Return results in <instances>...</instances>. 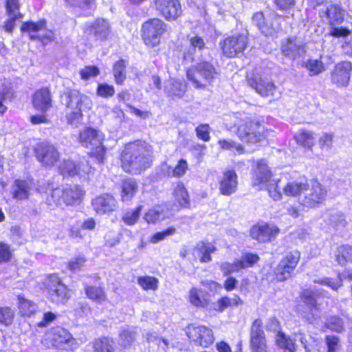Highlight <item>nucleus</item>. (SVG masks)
Listing matches in <instances>:
<instances>
[{"label": "nucleus", "mask_w": 352, "mask_h": 352, "mask_svg": "<svg viewBox=\"0 0 352 352\" xmlns=\"http://www.w3.org/2000/svg\"><path fill=\"white\" fill-rule=\"evenodd\" d=\"M151 146L145 142L136 141L126 144L121 155V165L125 172L140 173L149 167Z\"/></svg>", "instance_id": "nucleus-1"}, {"label": "nucleus", "mask_w": 352, "mask_h": 352, "mask_svg": "<svg viewBox=\"0 0 352 352\" xmlns=\"http://www.w3.org/2000/svg\"><path fill=\"white\" fill-rule=\"evenodd\" d=\"M39 190L44 192L42 188H39ZM45 192L49 193L46 199L47 204L53 207L60 206L62 203L67 206L78 204L85 195V190L78 185H67L62 188H54V185L50 183L47 184Z\"/></svg>", "instance_id": "nucleus-2"}, {"label": "nucleus", "mask_w": 352, "mask_h": 352, "mask_svg": "<svg viewBox=\"0 0 352 352\" xmlns=\"http://www.w3.org/2000/svg\"><path fill=\"white\" fill-rule=\"evenodd\" d=\"M64 104L66 107V118L71 124H78L82 118V113L92 108L91 99L78 90L72 89L65 93Z\"/></svg>", "instance_id": "nucleus-3"}, {"label": "nucleus", "mask_w": 352, "mask_h": 352, "mask_svg": "<svg viewBox=\"0 0 352 352\" xmlns=\"http://www.w3.org/2000/svg\"><path fill=\"white\" fill-rule=\"evenodd\" d=\"M279 180L272 178V173L263 160L256 162L253 169L252 182L257 190H266L269 196L274 201L280 200L282 194L278 188Z\"/></svg>", "instance_id": "nucleus-4"}, {"label": "nucleus", "mask_w": 352, "mask_h": 352, "mask_svg": "<svg viewBox=\"0 0 352 352\" xmlns=\"http://www.w3.org/2000/svg\"><path fill=\"white\" fill-rule=\"evenodd\" d=\"M186 76L195 88H205L211 85L216 78L217 72L210 63L201 61L191 66L187 70Z\"/></svg>", "instance_id": "nucleus-5"}, {"label": "nucleus", "mask_w": 352, "mask_h": 352, "mask_svg": "<svg viewBox=\"0 0 352 352\" xmlns=\"http://www.w3.org/2000/svg\"><path fill=\"white\" fill-rule=\"evenodd\" d=\"M237 135L248 144H256L265 138L264 126L258 121L245 116L237 124Z\"/></svg>", "instance_id": "nucleus-6"}, {"label": "nucleus", "mask_w": 352, "mask_h": 352, "mask_svg": "<svg viewBox=\"0 0 352 352\" xmlns=\"http://www.w3.org/2000/svg\"><path fill=\"white\" fill-rule=\"evenodd\" d=\"M79 140L82 146L91 150V156L100 162L103 160L106 149L103 146L104 135L101 131L87 128L80 133Z\"/></svg>", "instance_id": "nucleus-7"}, {"label": "nucleus", "mask_w": 352, "mask_h": 352, "mask_svg": "<svg viewBox=\"0 0 352 352\" xmlns=\"http://www.w3.org/2000/svg\"><path fill=\"white\" fill-rule=\"evenodd\" d=\"M45 292L47 299L56 305H64L70 298L69 289L55 274H51L45 280Z\"/></svg>", "instance_id": "nucleus-8"}, {"label": "nucleus", "mask_w": 352, "mask_h": 352, "mask_svg": "<svg viewBox=\"0 0 352 352\" xmlns=\"http://www.w3.org/2000/svg\"><path fill=\"white\" fill-rule=\"evenodd\" d=\"M142 38L146 45L150 47L157 46L166 30V24L159 19H153L142 25Z\"/></svg>", "instance_id": "nucleus-9"}, {"label": "nucleus", "mask_w": 352, "mask_h": 352, "mask_svg": "<svg viewBox=\"0 0 352 352\" xmlns=\"http://www.w3.org/2000/svg\"><path fill=\"white\" fill-rule=\"evenodd\" d=\"M186 332L192 342L204 347L209 346L214 340L212 330L206 326L190 324Z\"/></svg>", "instance_id": "nucleus-10"}, {"label": "nucleus", "mask_w": 352, "mask_h": 352, "mask_svg": "<svg viewBox=\"0 0 352 352\" xmlns=\"http://www.w3.org/2000/svg\"><path fill=\"white\" fill-rule=\"evenodd\" d=\"M225 56L232 58L242 53L248 45L246 34H236L225 38L221 44Z\"/></svg>", "instance_id": "nucleus-11"}, {"label": "nucleus", "mask_w": 352, "mask_h": 352, "mask_svg": "<svg viewBox=\"0 0 352 352\" xmlns=\"http://www.w3.org/2000/svg\"><path fill=\"white\" fill-rule=\"evenodd\" d=\"M154 8L167 21H175L182 14L179 0H154Z\"/></svg>", "instance_id": "nucleus-12"}, {"label": "nucleus", "mask_w": 352, "mask_h": 352, "mask_svg": "<svg viewBox=\"0 0 352 352\" xmlns=\"http://www.w3.org/2000/svg\"><path fill=\"white\" fill-rule=\"evenodd\" d=\"M299 258V252L297 251L287 253L275 270L276 279L279 281H284L289 278L296 266Z\"/></svg>", "instance_id": "nucleus-13"}, {"label": "nucleus", "mask_w": 352, "mask_h": 352, "mask_svg": "<svg viewBox=\"0 0 352 352\" xmlns=\"http://www.w3.org/2000/svg\"><path fill=\"white\" fill-rule=\"evenodd\" d=\"M280 19L272 14L265 17L262 12H256L252 17V21L261 32L268 36H272L280 30Z\"/></svg>", "instance_id": "nucleus-14"}, {"label": "nucleus", "mask_w": 352, "mask_h": 352, "mask_svg": "<svg viewBox=\"0 0 352 352\" xmlns=\"http://www.w3.org/2000/svg\"><path fill=\"white\" fill-rule=\"evenodd\" d=\"M58 169L60 173L64 177L78 175L80 177H84L91 171V167L85 160L78 164L69 160H64Z\"/></svg>", "instance_id": "nucleus-15"}, {"label": "nucleus", "mask_w": 352, "mask_h": 352, "mask_svg": "<svg viewBox=\"0 0 352 352\" xmlns=\"http://www.w3.org/2000/svg\"><path fill=\"white\" fill-rule=\"evenodd\" d=\"M37 160L44 166H52L59 159V153L54 145L42 142L36 148Z\"/></svg>", "instance_id": "nucleus-16"}, {"label": "nucleus", "mask_w": 352, "mask_h": 352, "mask_svg": "<svg viewBox=\"0 0 352 352\" xmlns=\"http://www.w3.org/2000/svg\"><path fill=\"white\" fill-rule=\"evenodd\" d=\"M279 232L278 227L267 223H258L250 230L252 237L260 242L270 241L274 239Z\"/></svg>", "instance_id": "nucleus-17"}, {"label": "nucleus", "mask_w": 352, "mask_h": 352, "mask_svg": "<svg viewBox=\"0 0 352 352\" xmlns=\"http://www.w3.org/2000/svg\"><path fill=\"white\" fill-rule=\"evenodd\" d=\"M351 70L352 65L350 62L344 61L338 63L331 72V82L338 87H347Z\"/></svg>", "instance_id": "nucleus-18"}, {"label": "nucleus", "mask_w": 352, "mask_h": 352, "mask_svg": "<svg viewBox=\"0 0 352 352\" xmlns=\"http://www.w3.org/2000/svg\"><path fill=\"white\" fill-rule=\"evenodd\" d=\"M219 190L223 195L229 196L236 191L238 177L234 170H225L219 181Z\"/></svg>", "instance_id": "nucleus-19"}, {"label": "nucleus", "mask_w": 352, "mask_h": 352, "mask_svg": "<svg viewBox=\"0 0 352 352\" xmlns=\"http://www.w3.org/2000/svg\"><path fill=\"white\" fill-rule=\"evenodd\" d=\"M248 85L262 96H273L276 89L274 84L260 75H254L248 78Z\"/></svg>", "instance_id": "nucleus-20"}, {"label": "nucleus", "mask_w": 352, "mask_h": 352, "mask_svg": "<svg viewBox=\"0 0 352 352\" xmlns=\"http://www.w3.org/2000/svg\"><path fill=\"white\" fill-rule=\"evenodd\" d=\"M281 52L284 56L295 59L305 54V45L299 38H288L282 43Z\"/></svg>", "instance_id": "nucleus-21"}, {"label": "nucleus", "mask_w": 352, "mask_h": 352, "mask_svg": "<svg viewBox=\"0 0 352 352\" xmlns=\"http://www.w3.org/2000/svg\"><path fill=\"white\" fill-rule=\"evenodd\" d=\"M92 206L97 214H103L115 210L117 202L112 195L104 194L94 199Z\"/></svg>", "instance_id": "nucleus-22"}, {"label": "nucleus", "mask_w": 352, "mask_h": 352, "mask_svg": "<svg viewBox=\"0 0 352 352\" xmlns=\"http://www.w3.org/2000/svg\"><path fill=\"white\" fill-rule=\"evenodd\" d=\"M47 338L51 340L53 346L57 348H63L64 344H69L74 341L69 332L60 327L53 328L48 333Z\"/></svg>", "instance_id": "nucleus-23"}, {"label": "nucleus", "mask_w": 352, "mask_h": 352, "mask_svg": "<svg viewBox=\"0 0 352 352\" xmlns=\"http://www.w3.org/2000/svg\"><path fill=\"white\" fill-rule=\"evenodd\" d=\"M32 104L38 111H47L52 107V97L49 89L43 88L37 90L33 96Z\"/></svg>", "instance_id": "nucleus-24"}, {"label": "nucleus", "mask_w": 352, "mask_h": 352, "mask_svg": "<svg viewBox=\"0 0 352 352\" xmlns=\"http://www.w3.org/2000/svg\"><path fill=\"white\" fill-rule=\"evenodd\" d=\"M32 189V184L26 180L16 179L11 187V194L16 200L28 199Z\"/></svg>", "instance_id": "nucleus-25"}, {"label": "nucleus", "mask_w": 352, "mask_h": 352, "mask_svg": "<svg viewBox=\"0 0 352 352\" xmlns=\"http://www.w3.org/2000/svg\"><path fill=\"white\" fill-rule=\"evenodd\" d=\"M187 300L196 307H206L210 303L209 294L197 287H192L189 290Z\"/></svg>", "instance_id": "nucleus-26"}, {"label": "nucleus", "mask_w": 352, "mask_h": 352, "mask_svg": "<svg viewBox=\"0 0 352 352\" xmlns=\"http://www.w3.org/2000/svg\"><path fill=\"white\" fill-rule=\"evenodd\" d=\"M216 247L211 243L201 241L194 249V256L201 263H208L212 260L210 254L216 251Z\"/></svg>", "instance_id": "nucleus-27"}, {"label": "nucleus", "mask_w": 352, "mask_h": 352, "mask_svg": "<svg viewBox=\"0 0 352 352\" xmlns=\"http://www.w3.org/2000/svg\"><path fill=\"white\" fill-rule=\"evenodd\" d=\"M327 195V190L322 184L316 179L311 181V188H309V207H314L316 205L322 203Z\"/></svg>", "instance_id": "nucleus-28"}, {"label": "nucleus", "mask_w": 352, "mask_h": 352, "mask_svg": "<svg viewBox=\"0 0 352 352\" xmlns=\"http://www.w3.org/2000/svg\"><path fill=\"white\" fill-rule=\"evenodd\" d=\"M169 212L166 205L156 206L150 208L144 215L148 223H155L168 217Z\"/></svg>", "instance_id": "nucleus-29"}, {"label": "nucleus", "mask_w": 352, "mask_h": 352, "mask_svg": "<svg viewBox=\"0 0 352 352\" xmlns=\"http://www.w3.org/2000/svg\"><path fill=\"white\" fill-rule=\"evenodd\" d=\"M90 34H92L97 39H106L110 33V25L104 19H98L89 28Z\"/></svg>", "instance_id": "nucleus-30"}, {"label": "nucleus", "mask_w": 352, "mask_h": 352, "mask_svg": "<svg viewBox=\"0 0 352 352\" xmlns=\"http://www.w3.org/2000/svg\"><path fill=\"white\" fill-rule=\"evenodd\" d=\"M321 17L326 16L329 19V22L331 25L340 24L344 21V10L340 6H331L327 8L324 11L320 12Z\"/></svg>", "instance_id": "nucleus-31"}, {"label": "nucleus", "mask_w": 352, "mask_h": 352, "mask_svg": "<svg viewBox=\"0 0 352 352\" xmlns=\"http://www.w3.org/2000/svg\"><path fill=\"white\" fill-rule=\"evenodd\" d=\"M186 89V85L181 80L172 79L165 85V91L169 96L182 98Z\"/></svg>", "instance_id": "nucleus-32"}, {"label": "nucleus", "mask_w": 352, "mask_h": 352, "mask_svg": "<svg viewBox=\"0 0 352 352\" xmlns=\"http://www.w3.org/2000/svg\"><path fill=\"white\" fill-rule=\"evenodd\" d=\"M306 190V184L299 181H289L283 188V192L287 197H297Z\"/></svg>", "instance_id": "nucleus-33"}, {"label": "nucleus", "mask_w": 352, "mask_h": 352, "mask_svg": "<svg viewBox=\"0 0 352 352\" xmlns=\"http://www.w3.org/2000/svg\"><path fill=\"white\" fill-rule=\"evenodd\" d=\"M175 201L182 208H188L190 206V199L188 191L184 185L178 182L173 188V192Z\"/></svg>", "instance_id": "nucleus-34"}, {"label": "nucleus", "mask_w": 352, "mask_h": 352, "mask_svg": "<svg viewBox=\"0 0 352 352\" xmlns=\"http://www.w3.org/2000/svg\"><path fill=\"white\" fill-rule=\"evenodd\" d=\"M242 304L243 300L239 296L234 295L232 298L223 296L220 298L214 305V309L218 312H223L227 308L237 307Z\"/></svg>", "instance_id": "nucleus-35"}, {"label": "nucleus", "mask_w": 352, "mask_h": 352, "mask_svg": "<svg viewBox=\"0 0 352 352\" xmlns=\"http://www.w3.org/2000/svg\"><path fill=\"white\" fill-rule=\"evenodd\" d=\"M85 291L87 297L97 303L102 304L107 301V296L102 287L86 285Z\"/></svg>", "instance_id": "nucleus-36"}, {"label": "nucleus", "mask_w": 352, "mask_h": 352, "mask_svg": "<svg viewBox=\"0 0 352 352\" xmlns=\"http://www.w3.org/2000/svg\"><path fill=\"white\" fill-rule=\"evenodd\" d=\"M138 188V184L134 179H124L122 184L121 197L122 201L131 200L136 194Z\"/></svg>", "instance_id": "nucleus-37"}, {"label": "nucleus", "mask_w": 352, "mask_h": 352, "mask_svg": "<svg viewBox=\"0 0 352 352\" xmlns=\"http://www.w3.org/2000/svg\"><path fill=\"white\" fill-rule=\"evenodd\" d=\"M17 299L18 307L20 313L23 316H30L36 311L38 307L36 304L32 300L26 299L20 295L18 296Z\"/></svg>", "instance_id": "nucleus-38"}, {"label": "nucleus", "mask_w": 352, "mask_h": 352, "mask_svg": "<svg viewBox=\"0 0 352 352\" xmlns=\"http://www.w3.org/2000/svg\"><path fill=\"white\" fill-rule=\"evenodd\" d=\"M138 284L142 289L156 291L159 287V280L151 276H141L138 277Z\"/></svg>", "instance_id": "nucleus-39"}, {"label": "nucleus", "mask_w": 352, "mask_h": 352, "mask_svg": "<svg viewBox=\"0 0 352 352\" xmlns=\"http://www.w3.org/2000/svg\"><path fill=\"white\" fill-rule=\"evenodd\" d=\"M126 63L123 59L119 60L113 65V73L118 85H122L126 79Z\"/></svg>", "instance_id": "nucleus-40"}, {"label": "nucleus", "mask_w": 352, "mask_h": 352, "mask_svg": "<svg viewBox=\"0 0 352 352\" xmlns=\"http://www.w3.org/2000/svg\"><path fill=\"white\" fill-rule=\"evenodd\" d=\"M336 260L340 265H345L346 263L352 261V247L342 245L338 248Z\"/></svg>", "instance_id": "nucleus-41"}, {"label": "nucleus", "mask_w": 352, "mask_h": 352, "mask_svg": "<svg viewBox=\"0 0 352 352\" xmlns=\"http://www.w3.org/2000/svg\"><path fill=\"white\" fill-rule=\"evenodd\" d=\"M136 332L133 329H123L120 335L118 344L123 348H128L131 346L135 340Z\"/></svg>", "instance_id": "nucleus-42"}, {"label": "nucleus", "mask_w": 352, "mask_h": 352, "mask_svg": "<svg viewBox=\"0 0 352 352\" xmlns=\"http://www.w3.org/2000/svg\"><path fill=\"white\" fill-rule=\"evenodd\" d=\"M45 27V21L44 20L39 21L36 23H34L32 21L24 23L21 30L22 32H27L30 33V36L31 39H34L37 38V36L33 33H36Z\"/></svg>", "instance_id": "nucleus-43"}, {"label": "nucleus", "mask_w": 352, "mask_h": 352, "mask_svg": "<svg viewBox=\"0 0 352 352\" xmlns=\"http://www.w3.org/2000/svg\"><path fill=\"white\" fill-rule=\"evenodd\" d=\"M95 352H114L113 342L108 338L96 340L94 343Z\"/></svg>", "instance_id": "nucleus-44"}, {"label": "nucleus", "mask_w": 352, "mask_h": 352, "mask_svg": "<svg viewBox=\"0 0 352 352\" xmlns=\"http://www.w3.org/2000/svg\"><path fill=\"white\" fill-rule=\"evenodd\" d=\"M142 208V206H139L134 209L126 212L122 217V219L124 223L128 226L135 225L140 218Z\"/></svg>", "instance_id": "nucleus-45"}, {"label": "nucleus", "mask_w": 352, "mask_h": 352, "mask_svg": "<svg viewBox=\"0 0 352 352\" xmlns=\"http://www.w3.org/2000/svg\"><path fill=\"white\" fill-rule=\"evenodd\" d=\"M258 261L259 256L253 253H245L238 259L241 270L253 267Z\"/></svg>", "instance_id": "nucleus-46"}, {"label": "nucleus", "mask_w": 352, "mask_h": 352, "mask_svg": "<svg viewBox=\"0 0 352 352\" xmlns=\"http://www.w3.org/2000/svg\"><path fill=\"white\" fill-rule=\"evenodd\" d=\"M329 221L336 230L343 229L347 224L345 216L342 212H334L330 214Z\"/></svg>", "instance_id": "nucleus-47"}, {"label": "nucleus", "mask_w": 352, "mask_h": 352, "mask_svg": "<svg viewBox=\"0 0 352 352\" xmlns=\"http://www.w3.org/2000/svg\"><path fill=\"white\" fill-rule=\"evenodd\" d=\"M218 144L223 150L232 151L235 150L236 154L243 153V147L241 144L235 142L231 140H219Z\"/></svg>", "instance_id": "nucleus-48"}, {"label": "nucleus", "mask_w": 352, "mask_h": 352, "mask_svg": "<svg viewBox=\"0 0 352 352\" xmlns=\"http://www.w3.org/2000/svg\"><path fill=\"white\" fill-rule=\"evenodd\" d=\"M325 327L331 331L336 333H342L344 331L342 320L336 316L330 317L325 322Z\"/></svg>", "instance_id": "nucleus-49"}, {"label": "nucleus", "mask_w": 352, "mask_h": 352, "mask_svg": "<svg viewBox=\"0 0 352 352\" xmlns=\"http://www.w3.org/2000/svg\"><path fill=\"white\" fill-rule=\"evenodd\" d=\"M278 345L284 350V352H294V343L293 341L285 336V334H279L276 338Z\"/></svg>", "instance_id": "nucleus-50"}, {"label": "nucleus", "mask_w": 352, "mask_h": 352, "mask_svg": "<svg viewBox=\"0 0 352 352\" xmlns=\"http://www.w3.org/2000/svg\"><path fill=\"white\" fill-rule=\"evenodd\" d=\"M14 317V311L10 307H0V323L9 326L12 324Z\"/></svg>", "instance_id": "nucleus-51"}, {"label": "nucleus", "mask_w": 352, "mask_h": 352, "mask_svg": "<svg viewBox=\"0 0 352 352\" xmlns=\"http://www.w3.org/2000/svg\"><path fill=\"white\" fill-rule=\"evenodd\" d=\"M250 344L253 352H267L265 336L250 338Z\"/></svg>", "instance_id": "nucleus-52"}, {"label": "nucleus", "mask_w": 352, "mask_h": 352, "mask_svg": "<svg viewBox=\"0 0 352 352\" xmlns=\"http://www.w3.org/2000/svg\"><path fill=\"white\" fill-rule=\"evenodd\" d=\"M190 47L194 52L202 50L204 49L206 43L204 38L197 34L189 35L188 36Z\"/></svg>", "instance_id": "nucleus-53"}, {"label": "nucleus", "mask_w": 352, "mask_h": 352, "mask_svg": "<svg viewBox=\"0 0 352 352\" xmlns=\"http://www.w3.org/2000/svg\"><path fill=\"white\" fill-rule=\"evenodd\" d=\"M11 96L10 88L3 82H0V114H3L7 110V107L3 104L6 98Z\"/></svg>", "instance_id": "nucleus-54"}, {"label": "nucleus", "mask_w": 352, "mask_h": 352, "mask_svg": "<svg viewBox=\"0 0 352 352\" xmlns=\"http://www.w3.org/2000/svg\"><path fill=\"white\" fill-rule=\"evenodd\" d=\"M220 269L224 275H228L234 272L241 271L240 265L238 259L232 263L223 262L220 265Z\"/></svg>", "instance_id": "nucleus-55"}, {"label": "nucleus", "mask_w": 352, "mask_h": 352, "mask_svg": "<svg viewBox=\"0 0 352 352\" xmlns=\"http://www.w3.org/2000/svg\"><path fill=\"white\" fill-rule=\"evenodd\" d=\"M175 228L173 227L168 228L162 232H158L154 234L150 239L151 243H157L164 240L166 237L171 236L175 233Z\"/></svg>", "instance_id": "nucleus-56"}, {"label": "nucleus", "mask_w": 352, "mask_h": 352, "mask_svg": "<svg viewBox=\"0 0 352 352\" xmlns=\"http://www.w3.org/2000/svg\"><path fill=\"white\" fill-rule=\"evenodd\" d=\"M326 70L323 63L320 60H309V76L318 75Z\"/></svg>", "instance_id": "nucleus-57"}, {"label": "nucleus", "mask_w": 352, "mask_h": 352, "mask_svg": "<svg viewBox=\"0 0 352 352\" xmlns=\"http://www.w3.org/2000/svg\"><path fill=\"white\" fill-rule=\"evenodd\" d=\"M265 336L263 330V322L261 319H256L252 324L250 338Z\"/></svg>", "instance_id": "nucleus-58"}, {"label": "nucleus", "mask_w": 352, "mask_h": 352, "mask_svg": "<svg viewBox=\"0 0 352 352\" xmlns=\"http://www.w3.org/2000/svg\"><path fill=\"white\" fill-rule=\"evenodd\" d=\"M6 7L7 11L9 13V17L16 19L18 16H20L19 12V0H7Z\"/></svg>", "instance_id": "nucleus-59"}, {"label": "nucleus", "mask_w": 352, "mask_h": 352, "mask_svg": "<svg viewBox=\"0 0 352 352\" xmlns=\"http://www.w3.org/2000/svg\"><path fill=\"white\" fill-rule=\"evenodd\" d=\"M100 72L96 66H87L80 70V74L83 80H88L94 78L99 74Z\"/></svg>", "instance_id": "nucleus-60"}, {"label": "nucleus", "mask_w": 352, "mask_h": 352, "mask_svg": "<svg viewBox=\"0 0 352 352\" xmlns=\"http://www.w3.org/2000/svg\"><path fill=\"white\" fill-rule=\"evenodd\" d=\"M327 352H336L340 347V338L336 336H327L325 338Z\"/></svg>", "instance_id": "nucleus-61"}, {"label": "nucleus", "mask_w": 352, "mask_h": 352, "mask_svg": "<svg viewBox=\"0 0 352 352\" xmlns=\"http://www.w3.org/2000/svg\"><path fill=\"white\" fill-rule=\"evenodd\" d=\"M115 93L114 87L107 84H100L98 86L97 94L102 98L112 96Z\"/></svg>", "instance_id": "nucleus-62"}, {"label": "nucleus", "mask_w": 352, "mask_h": 352, "mask_svg": "<svg viewBox=\"0 0 352 352\" xmlns=\"http://www.w3.org/2000/svg\"><path fill=\"white\" fill-rule=\"evenodd\" d=\"M196 133L197 137L204 140L208 142L210 139V126L208 124H201L196 128Z\"/></svg>", "instance_id": "nucleus-63"}, {"label": "nucleus", "mask_w": 352, "mask_h": 352, "mask_svg": "<svg viewBox=\"0 0 352 352\" xmlns=\"http://www.w3.org/2000/svg\"><path fill=\"white\" fill-rule=\"evenodd\" d=\"M86 259L83 256H78L68 263V268L74 272L80 271L84 266Z\"/></svg>", "instance_id": "nucleus-64"}]
</instances>
